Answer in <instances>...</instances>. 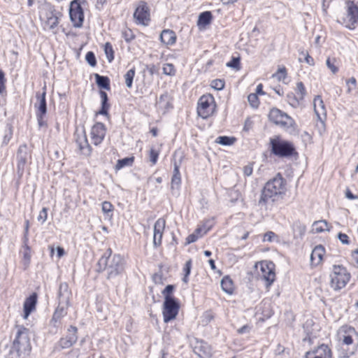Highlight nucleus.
<instances>
[{"label": "nucleus", "mask_w": 358, "mask_h": 358, "mask_svg": "<svg viewBox=\"0 0 358 358\" xmlns=\"http://www.w3.org/2000/svg\"><path fill=\"white\" fill-rule=\"evenodd\" d=\"M301 53L303 55H304V56H305V57H304L305 62H306L310 66H314L315 62H314L313 58L310 55H309L308 53L305 54V53H303V52H302Z\"/></svg>", "instance_id": "obj_60"}, {"label": "nucleus", "mask_w": 358, "mask_h": 358, "mask_svg": "<svg viewBox=\"0 0 358 358\" xmlns=\"http://www.w3.org/2000/svg\"><path fill=\"white\" fill-rule=\"evenodd\" d=\"M163 73L167 76H174L176 73V69L172 64H165L163 66Z\"/></svg>", "instance_id": "obj_43"}, {"label": "nucleus", "mask_w": 358, "mask_h": 358, "mask_svg": "<svg viewBox=\"0 0 358 358\" xmlns=\"http://www.w3.org/2000/svg\"><path fill=\"white\" fill-rule=\"evenodd\" d=\"M313 352L314 355L319 358H331V351L330 348L324 344L321 345L317 349L310 351Z\"/></svg>", "instance_id": "obj_29"}, {"label": "nucleus", "mask_w": 358, "mask_h": 358, "mask_svg": "<svg viewBox=\"0 0 358 358\" xmlns=\"http://www.w3.org/2000/svg\"><path fill=\"white\" fill-rule=\"evenodd\" d=\"M159 151L156 150L154 148H151L149 152V159L152 163V165L156 164L158 157H159Z\"/></svg>", "instance_id": "obj_50"}, {"label": "nucleus", "mask_w": 358, "mask_h": 358, "mask_svg": "<svg viewBox=\"0 0 358 358\" xmlns=\"http://www.w3.org/2000/svg\"><path fill=\"white\" fill-rule=\"evenodd\" d=\"M313 230L316 233L329 231L327 222L326 220L315 221L313 224Z\"/></svg>", "instance_id": "obj_35"}, {"label": "nucleus", "mask_w": 358, "mask_h": 358, "mask_svg": "<svg viewBox=\"0 0 358 358\" xmlns=\"http://www.w3.org/2000/svg\"><path fill=\"white\" fill-rule=\"evenodd\" d=\"M135 72V68H132L129 69L124 76L125 84L128 88L132 87Z\"/></svg>", "instance_id": "obj_39"}, {"label": "nucleus", "mask_w": 358, "mask_h": 358, "mask_svg": "<svg viewBox=\"0 0 358 358\" xmlns=\"http://www.w3.org/2000/svg\"><path fill=\"white\" fill-rule=\"evenodd\" d=\"M69 306L62 305L58 303V306L54 312L51 322L53 323L55 327H57V323L59 322L60 320L67 314Z\"/></svg>", "instance_id": "obj_27"}, {"label": "nucleus", "mask_w": 358, "mask_h": 358, "mask_svg": "<svg viewBox=\"0 0 358 358\" xmlns=\"http://www.w3.org/2000/svg\"><path fill=\"white\" fill-rule=\"evenodd\" d=\"M346 85L348 86L347 92L348 93H350L357 85V80L354 77H352L346 81Z\"/></svg>", "instance_id": "obj_54"}, {"label": "nucleus", "mask_w": 358, "mask_h": 358, "mask_svg": "<svg viewBox=\"0 0 358 358\" xmlns=\"http://www.w3.org/2000/svg\"><path fill=\"white\" fill-rule=\"evenodd\" d=\"M275 237H277L275 234L274 232L270 231L266 232L264 234L263 241L264 242H266V241L273 242L274 241V238H275Z\"/></svg>", "instance_id": "obj_58"}, {"label": "nucleus", "mask_w": 358, "mask_h": 358, "mask_svg": "<svg viewBox=\"0 0 358 358\" xmlns=\"http://www.w3.org/2000/svg\"><path fill=\"white\" fill-rule=\"evenodd\" d=\"M248 102L250 106L253 108H257L259 103L258 96L257 94L251 93L248 96Z\"/></svg>", "instance_id": "obj_46"}, {"label": "nucleus", "mask_w": 358, "mask_h": 358, "mask_svg": "<svg viewBox=\"0 0 358 358\" xmlns=\"http://www.w3.org/2000/svg\"><path fill=\"white\" fill-rule=\"evenodd\" d=\"M200 231H201V229H197L195 231V233L189 235L187 238V242L188 243H194V242L196 241L197 239L199 238V236L197 234L200 233Z\"/></svg>", "instance_id": "obj_56"}, {"label": "nucleus", "mask_w": 358, "mask_h": 358, "mask_svg": "<svg viewBox=\"0 0 358 358\" xmlns=\"http://www.w3.org/2000/svg\"><path fill=\"white\" fill-rule=\"evenodd\" d=\"M156 107L163 114L172 108L171 99L167 92H165L159 97L156 101Z\"/></svg>", "instance_id": "obj_23"}, {"label": "nucleus", "mask_w": 358, "mask_h": 358, "mask_svg": "<svg viewBox=\"0 0 358 358\" xmlns=\"http://www.w3.org/2000/svg\"><path fill=\"white\" fill-rule=\"evenodd\" d=\"M86 3V0H73L71 2L69 16L74 27L80 28L83 26L84 12L82 6Z\"/></svg>", "instance_id": "obj_9"}, {"label": "nucleus", "mask_w": 358, "mask_h": 358, "mask_svg": "<svg viewBox=\"0 0 358 358\" xmlns=\"http://www.w3.org/2000/svg\"><path fill=\"white\" fill-rule=\"evenodd\" d=\"M110 248H108L97 262V271L106 272V278L112 280L121 275L125 268V260L119 254L112 255Z\"/></svg>", "instance_id": "obj_1"}, {"label": "nucleus", "mask_w": 358, "mask_h": 358, "mask_svg": "<svg viewBox=\"0 0 358 358\" xmlns=\"http://www.w3.org/2000/svg\"><path fill=\"white\" fill-rule=\"evenodd\" d=\"M236 141V138L234 137H229L226 136H218L215 142L222 145H231Z\"/></svg>", "instance_id": "obj_40"}, {"label": "nucleus", "mask_w": 358, "mask_h": 358, "mask_svg": "<svg viewBox=\"0 0 358 358\" xmlns=\"http://www.w3.org/2000/svg\"><path fill=\"white\" fill-rule=\"evenodd\" d=\"M113 210V206L109 201H103L102 203V211L104 213H108Z\"/></svg>", "instance_id": "obj_55"}, {"label": "nucleus", "mask_w": 358, "mask_h": 358, "mask_svg": "<svg viewBox=\"0 0 358 358\" xmlns=\"http://www.w3.org/2000/svg\"><path fill=\"white\" fill-rule=\"evenodd\" d=\"M29 250V248L26 246L23 252V264L26 267H27L30 263L31 255Z\"/></svg>", "instance_id": "obj_51"}, {"label": "nucleus", "mask_w": 358, "mask_h": 358, "mask_svg": "<svg viewBox=\"0 0 358 358\" xmlns=\"http://www.w3.org/2000/svg\"><path fill=\"white\" fill-rule=\"evenodd\" d=\"M104 51L108 61L110 62L114 59V51L110 43H106L104 46Z\"/></svg>", "instance_id": "obj_42"}, {"label": "nucleus", "mask_w": 358, "mask_h": 358, "mask_svg": "<svg viewBox=\"0 0 358 358\" xmlns=\"http://www.w3.org/2000/svg\"><path fill=\"white\" fill-rule=\"evenodd\" d=\"M122 36L126 42L129 43L134 39L135 35L129 29H126L122 31Z\"/></svg>", "instance_id": "obj_44"}, {"label": "nucleus", "mask_w": 358, "mask_h": 358, "mask_svg": "<svg viewBox=\"0 0 358 358\" xmlns=\"http://www.w3.org/2000/svg\"><path fill=\"white\" fill-rule=\"evenodd\" d=\"M134 18L138 24L146 26L150 19L149 8L145 1H140L134 13Z\"/></svg>", "instance_id": "obj_13"}, {"label": "nucleus", "mask_w": 358, "mask_h": 358, "mask_svg": "<svg viewBox=\"0 0 358 358\" xmlns=\"http://www.w3.org/2000/svg\"><path fill=\"white\" fill-rule=\"evenodd\" d=\"M29 153L26 145H20L17 153V173L22 176L28 159Z\"/></svg>", "instance_id": "obj_18"}, {"label": "nucleus", "mask_w": 358, "mask_h": 358, "mask_svg": "<svg viewBox=\"0 0 358 358\" xmlns=\"http://www.w3.org/2000/svg\"><path fill=\"white\" fill-rule=\"evenodd\" d=\"M13 132L11 127L8 128V129L6 130L5 134L3 139V144H8L10 141V138H12Z\"/></svg>", "instance_id": "obj_57"}, {"label": "nucleus", "mask_w": 358, "mask_h": 358, "mask_svg": "<svg viewBox=\"0 0 358 358\" xmlns=\"http://www.w3.org/2000/svg\"><path fill=\"white\" fill-rule=\"evenodd\" d=\"M268 118L271 122L289 134H294L296 130V124L294 120L278 108H272L269 112Z\"/></svg>", "instance_id": "obj_3"}, {"label": "nucleus", "mask_w": 358, "mask_h": 358, "mask_svg": "<svg viewBox=\"0 0 358 358\" xmlns=\"http://www.w3.org/2000/svg\"><path fill=\"white\" fill-rule=\"evenodd\" d=\"M285 192L286 181L280 173H278L265 184L258 201V206L266 208L267 203H273L282 198Z\"/></svg>", "instance_id": "obj_2"}, {"label": "nucleus", "mask_w": 358, "mask_h": 358, "mask_svg": "<svg viewBox=\"0 0 358 358\" xmlns=\"http://www.w3.org/2000/svg\"><path fill=\"white\" fill-rule=\"evenodd\" d=\"M71 297V292L69 289V285L66 282H62L60 284L58 294H57V299H58V303L66 306H70V299Z\"/></svg>", "instance_id": "obj_20"}, {"label": "nucleus", "mask_w": 358, "mask_h": 358, "mask_svg": "<svg viewBox=\"0 0 358 358\" xmlns=\"http://www.w3.org/2000/svg\"><path fill=\"white\" fill-rule=\"evenodd\" d=\"M338 238L339 239V241L343 244H345V245H349L350 244L349 237L345 234L339 233L338 234Z\"/></svg>", "instance_id": "obj_59"}, {"label": "nucleus", "mask_w": 358, "mask_h": 358, "mask_svg": "<svg viewBox=\"0 0 358 358\" xmlns=\"http://www.w3.org/2000/svg\"><path fill=\"white\" fill-rule=\"evenodd\" d=\"M174 286L172 285H167L163 290L162 294L165 296H171L170 294L173 292Z\"/></svg>", "instance_id": "obj_61"}, {"label": "nucleus", "mask_w": 358, "mask_h": 358, "mask_svg": "<svg viewBox=\"0 0 358 358\" xmlns=\"http://www.w3.org/2000/svg\"><path fill=\"white\" fill-rule=\"evenodd\" d=\"M274 78H276L279 81H284L287 77V71L285 67L280 68L278 71L273 74Z\"/></svg>", "instance_id": "obj_45"}, {"label": "nucleus", "mask_w": 358, "mask_h": 358, "mask_svg": "<svg viewBox=\"0 0 358 358\" xmlns=\"http://www.w3.org/2000/svg\"><path fill=\"white\" fill-rule=\"evenodd\" d=\"M292 230L294 236H302L306 230V226L299 221H296L292 224Z\"/></svg>", "instance_id": "obj_37"}, {"label": "nucleus", "mask_w": 358, "mask_h": 358, "mask_svg": "<svg viewBox=\"0 0 358 358\" xmlns=\"http://www.w3.org/2000/svg\"><path fill=\"white\" fill-rule=\"evenodd\" d=\"M160 39L163 43L167 45H173L176 43V34L171 30L165 29L161 33Z\"/></svg>", "instance_id": "obj_28"}, {"label": "nucleus", "mask_w": 358, "mask_h": 358, "mask_svg": "<svg viewBox=\"0 0 358 358\" xmlns=\"http://www.w3.org/2000/svg\"><path fill=\"white\" fill-rule=\"evenodd\" d=\"M194 352L200 358H211L213 355L211 346L202 340H196Z\"/></svg>", "instance_id": "obj_16"}, {"label": "nucleus", "mask_w": 358, "mask_h": 358, "mask_svg": "<svg viewBox=\"0 0 358 358\" xmlns=\"http://www.w3.org/2000/svg\"><path fill=\"white\" fill-rule=\"evenodd\" d=\"M39 16L43 22L45 29L53 30L59 24V18L61 15L59 12H57L55 7L47 2H43L39 5Z\"/></svg>", "instance_id": "obj_4"}, {"label": "nucleus", "mask_w": 358, "mask_h": 358, "mask_svg": "<svg viewBox=\"0 0 358 358\" xmlns=\"http://www.w3.org/2000/svg\"><path fill=\"white\" fill-rule=\"evenodd\" d=\"M134 160V157H125V158L119 159L115 165V169L117 170H120L125 166H130L132 165Z\"/></svg>", "instance_id": "obj_38"}, {"label": "nucleus", "mask_w": 358, "mask_h": 358, "mask_svg": "<svg viewBox=\"0 0 358 358\" xmlns=\"http://www.w3.org/2000/svg\"><path fill=\"white\" fill-rule=\"evenodd\" d=\"M352 258L355 266L358 268V249L352 252Z\"/></svg>", "instance_id": "obj_64"}, {"label": "nucleus", "mask_w": 358, "mask_h": 358, "mask_svg": "<svg viewBox=\"0 0 358 358\" xmlns=\"http://www.w3.org/2000/svg\"><path fill=\"white\" fill-rule=\"evenodd\" d=\"M215 107L214 97L210 94H205L199 99L197 113L199 116L206 119L213 113Z\"/></svg>", "instance_id": "obj_11"}, {"label": "nucleus", "mask_w": 358, "mask_h": 358, "mask_svg": "<svg viewBox=\"0 0 358 358\" xmlns=\"http://www.w3.org/2000/svg\"><path fill=\"white\" fill-rule=\"evenodd\" d=\"M85 59L91 66H95L96 64V59L94 54L92 52H88L85 55Z\"/></svg>", "instance_id": "obj_52"}, {"label": "nucleus", "mask_w": 358, "mask_h": 358, "mask_svg": "<svg viewBox=\"0 0 358 358\" xmlns=\"http://www.w3.org/2000/svg\"><path fill=\"white\" fill-rule=\"evenodd\" d=\"M325 253L324 248L322 245H317L312 251L310 255V262L313 266H317L322 260Z\"/></svg>", "instance_id": "obj_26"}, {"label": "nucleus", "mask_w": 358, "mask_h": 358, "mask_svg": "<svg viewBox=\"0 0 358 358\" xmlns=\"http://www.w3.org/2000/svg\"><path fill=\"white\" fill-rule=\"evenodd\" d=\"M48 218V208H43L42 210L39 212L37 220L41 224H43Z\"/></svg>", "instance_id": "obj_53"}, {"label": "nucleus", "mask_w": 358, "mask_h": 358, "mask_svg": "<svg viewBox=\"0 0 358 358\" xmlns=\"http://www.w3.org/2000/svg\"><path fill=\"white\" fill-rule=\"evenodd\" d=\"M227 66L236 69L239 65V59L234 57L231 62L227 63Z\"/></svg>", "instance_id": "obj_63"}, {"label": "nucleus", "mask_w": 358, "mask_h": 358, "mask_svg": "<svg viewBox=\"0 0 358 358\" xmlns=\"http://www.w3.org/2000/svg\"><path fill=\"white\" fill-rule=\"evenodd\" d=\"M191 268H192V260L189 259L187 262H186L185 266L183 268V271L185 273L183 281L185 282H187V281H188V275L190 274Z\"/></svg>", "instance_id": "obj_48"}, {"label": "nucleus", "mask_w": 358, "mask_h": 358, "mask_svg": "<svg viewBox=\"0 0 358 358\" xmlns=\"http://www.w3.org/2000/svg\"><path fill=\"white\" fill-rule=\"evenodd\" d=\"M295 94L299 97H301V100L303 101V99L306 94V90L304 85L303 84L302 82H299L296 83V87L295 89Z\"/></svg>", "instance_id": "obj_41"}, {"label": "nucleus", "mask_w": 358, "mask_h": 358, "mask_svg": "<svg viewBox=\"0 0 358 358\" xmlns=\"http://www.w3.org/2000/svg\"><path fill=\"white\" fill-rule=\"evenodd\" d=\"M253 171V168L251 164H248L243 168V173L245 176H250L252 175Z\"/></svg>", "instance_id": "obj_62"}, {"label": "nucleus", "mask_w": 358, "mask_h": 358, "mask_svg": "<svg viewBox=\"0 0 358 358\" xmlns=\"http://www.w3.org/2000/svg\"><path fill=\"white\" fill-rule=\"evenodd\" d=\"M314 111L317 119L322 121L326 118L327 111L321 96H317L313 101Z\"/></svg>", "instance_id": "obj_24"}, {"label": "nucleus", "mask_w": 358, "mask_h": 358, "mask_svg": "<svg viewBox=\"0 0 358 358\" xmlns=\"http://www.w3.org/2000/svg\"><path fill=\"white\" fill-rule=\"evenodd\" d=\"M36 96L38 99V103H35V107L37 108L36 117L38 126L42 127L46 125L44 120V117L47 113L45 92H43L42 94H37Z\"/></svg>", "instance_id": "obj_15"}, {"label": "nucleus", "mask_w": 358, "mask_h": 358, "mask_svg": "<svg viewBox=\"0 0 358 358\" xmlns=\"http://www.w3.org/2000/svg\"><path fill=\"white\" fill-rule=\"evenodd\" d=\"M179 303L177 300L171 296H165L163 304L164 322L167 323L174 320L179 311Z\"/></svg>", "instance_id": "obj_10"}, {"label": "nucleus", "mask_w": 358, "mask_h": 358, "mask_svg": "<svg viewBox=\"0 0 358 358\" xmlns=\"http://www.w3.org/2000/svg\"><path fill=\"white\" fill-rule=\"evenodd\" d=\"M37 302V295L33 293L24 302V318L27 319L30 313L35 310Z\"/></svg>", "instance_id": "obj_25"}, {"label": "nucleus", "mask_w": 358, "mask_h": 358, "mask_svg": "<svg viewBox=\"0 0 358 358\" xmlns=\"http://www.w3.org/2000/svg\"><path fill=\"white\" fill-rule=\"evenodd\" d=\"M13 348L19 356L29 355L31 346L27 329L20 327L17 329L16 337L13 343Z\"/></svg>", "instance_id": "obj_7"}, {"label": "nucleus", "mask_w": 358, "mask_h": 358, "mask_svg": "<svg viewBox=\"0 0 358 358\" xmlns=\"http://www.w3.org/2000/svg\"><path fill=\"white\" fill-rule=\"evenodd\" d=\"M76 143L81 153L84 155L89 156L91 154L92 148L88 143L85 132L83 131L81 134L76 133Z\"/></svg>", "instance_id": "obj_21"}, {"label": "nucleus", "mask_w": 358, "mask_h": 358, "mask_svg": "<svg viewBox=\"0 0 358 358\" xmlns=\"http://www.w3.org/2000/svg\"><path fill=\"white\" fill-rule=\"evenodd\" d=\"M271 153L279 157H289L297 155L294 144L275 136L269 140Z\"/></svg>", "instance_id": "obj_5"}, {"label": "nucleus", "mask_w": 358, "mask_h": 358, "mask_svg": "<svg viewBox=\"0 0 358 358\" xmlns=\"http://www.w3.org/2000/svg\"><path fill=\"white\" fill-rule=\"evenodd\" d=\"M210 86L216 90H221L224 87V81L221 79H215L211 81Z\"/></svg>", "instance_id": "obj_49"}, {"label": "nucleus", "mask_w": 358, "mask_h": 358, "mask_svg": "<svg viewBox=\"0 0 358 358\" xmlns=\"http://www.w3.org/2000/svg\"><path fill=\"white\" fill-rule=\"evenodd\" d=\"M95 78L99 87L105 90H110V80L108 77L96 74Z\"/></svg>", "instance_id": "obj_36"}, {"label": "nucleus", "mask_w": 358, "mask_h": 358, "mask_svg": "<svg viewBox=\"0 0 358 358\" xmlns=\"http://www.w3.org/2000/svg\"><path fill=\"white\" fill-rule=\"evenodd\" d=\"M106 129L104 124L96 122L91 129V140L94 145H99L104 139Z\"/></svg>", "instance_id": "obj_17"}, {"label": "nucleus", "mask_w": 358, "mask_h": 358, "mask_svg": "<svg viewBox=\"0 0 358 358\" xmlns=\"http://www.w3.org/2000/svg\"><path fill=\"white\" fill-rule=\"evenodd\" d=\"M287 102L290 105L292 108H296L300 107L302 105L303 101L301 100V97H299L294 92H289L286 96Z\"/></svg>", "instance_id": "obj_31"}, {"label": "nucleus", "mask_w": 358, "mask_h": 358, "mask_svg": "<svg viewBox=\"0 0 358 358\" xmlns=\"http://www.w3.org/2000/svg\"><path fill=\"white\" fill-rule=\"evenodd\" d=\"M180 166L176 163V162H174V169H173V174L171 178V189H178L181 183V176L180 173Z\"/></svg>", "instance_id": "obj_30"}, {"label": "nucleus", "mask_w": 358, "mask_h": 358, "mask_svg": "<svg viewBox=\"0 0 358 358\" xmlns=\"http://www.w3.org/2000/svg\"><path fill=\"white\" fill-rule=\"evenodd\" d=\"M100 97L101 99V108L99 113L103 115H108V110L109 108V104L108 103V95L104 91H100Z\"/></svg>", "instance_id": "obj_32"}, {"label": "nucleus", "mask_w": 358, "mask_h": 358, "mask_svg": "<svg viewBox=\"0 0 358 358\" xmlns=\"http://www.w3.org/2000/svg\"><path fill=\"white\" fill-rule=\"evenodd\" d=\"M221 287L224 292L231 294L234 290L232 280L229 276H224L221 280Z\"/></svg>", "instance_id": "obj_33"}, {"label": "nucleus", "mask_w": 358, "mask_h": 358, "mask_svg": "<svg viewBox=\"0 0 358 358\" xmlns=\"http://www.w3.org/2000/svg\"><path fill=\"white\" fill-rule=\"evenodd\" d=\"M326 64L332 73L336 74L338 71V68L336 66V59L334 58H327Z\"/></svg>", "instance_id": "obj_47"}, {"label": "nucleus", "mask_w": 358, "mask_h": 358, "mask_svg": "<svg viewBox=\"0 0 358 358\" xmlns=\"http://www.w3.org/2000/svg\"><path fill=\"white\" fill-rule=\"evenodd\" d=\"M355 334L354 328L343 327L338 332L339 341L346 345H352L353 343L352 335Z\"/></svg>", "instance_id": "obj_22"}, {"label": "nucleus", "mask_w": 358, "mask_h": 358, "mask_svg": "<svg viewBox=\"0 0 358 358\" xmlns=\"http://www.w3.org/2000/svg\"><path fill=\"white\" fill-rule=\"evenodd\" d=\"M212 20V14L210 11L201 13L199 16L198 24L206 26L210 23Z\"/></svg>", "instance_id": "obj_34"}, {"label": "nucleus", "mask_w": 358, "mask_h": 358, "mask_svg": "<svg viewBox=\"0 0 358 358\" xmlns=\"http://www.w3.org/2000/svg\"><path fill=\"white\" fill-rule=\"evenodd\" d=\"M165 226L166 221L164 218H159L155 223L153 244L155 247H159L162 244Z\"/></svg>", "instance_id": "obj_19"}, {"label": "nucleus", "mask_w": 358, "mask_h": 358, "mask_svg": "<svg viewBox=\"0 0 358 358\" xmlns=\"http://www.w3.org/2000/svg\"><path fill=\"white\" fill-rule=\"evenodd\" d=\"M260 267L261 275L266 282V287H270L275 280V264L270 261H262L256 263L255 267Z\"/></svg>", "instance_id": "obj_12"}, {"label": "nucleus", "mask_w": 358, "mask_h": 358, "mask_svg": "<svg viewBox=\"0 0 358 358\" xmlns=\"http://www.w3.org/2000/svg\"><path fill=\"white\" fill-rule=\"evenodd\" d=\"M78 329L76 327L71 325L67 329V334L65 337L61 338L57 343V345L61 349L69 348L73 345L78 341Z\"/></svg>", "instance_id": "obj_14"}, {"label": "nucleus", "mask_w": 358, "mask_h": 358, "mask_svg": "<svg viewBox=\"0 0 358 358\" xmlns=\"http://www.w3.org/2000/svg\"><path fill=\"white\" fill-rule=\"evenodd\" d=\"M345 12L340 15L338 21L345 27L352 29L358 22V6L352 1H345Z\"/></svg>", "instance_id": "obj_8"}, {"label": "nucleus", "mask_w": 358, "mask_h": 358, "mask_svg": "<svg viewBox=\"0 0 358 358\" xmlns=\"http://www.w3.org/2000/svg\"><path fill=\"white\" fill-rule=\"evenodd\" d=\"M350 273L341 265H334L330 274V285L334 290H340L349 282Z\"/></svg>", "instance_id": "obj_6"}]
</instances>
